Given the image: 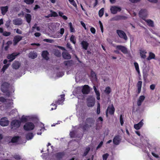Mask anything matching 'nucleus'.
<instances>
[{"instance_id": "1", "label": "nucleus", "mask_w": 160, "mask_h": 160, "mask_svg": "<svg viewBox=\"0 0 160 160\" xmlns=\"http://www.w3.org/2000/svg\"><path fill=\"white\" fill-rule=\"evenodd\" d=\"M10 84L8 82H4L1 85V89L3 93H5L8 91Z\"/></svg>"}, {"instance_id": "2", "label": "nucleus", "mask_w": 160, "mask_h": 160, "mask_svg": "<svg viewBox=\"0 0 160 160\" xmlns=\"http://www.w3.org/2000/svg\"><path fill=\"white\" fill-rule=\"evenodd\" d=\"M34 125L31 122L26 123L23 126L24 129L26 131H29L33 130L34 128Z\"/></svg>"}, {"instance_id": "3", "label": "nucleus", "mask_w": 160, "mask_h": 160, "mask_svg": "<svg viewBox=\"0 0 160 160\" xmlns=\"http://www.w3.org/2000/svg\"><path fill=\"white\" fill-rule=\"evenodd\" d=\"M19 54V53L18 52H13L12 54H8L7 56V58L9 59L8 62H11Z\"/></svg>"}, {"instance_id": "4", "label": "nucleus", "mask_w": 160, "mask_h": 160, "mask_svg": "<svg viewBox=\"0 0 160 160\" xmlns=\"http://www.w3.org/2000/svg\"><path fill=\"white\" fill-rule=\"evenodd\" d=\"M21 122L18 120H13L11 123V125L12 128H18L20 126Z\"/></svg>"}, {"instance_id": "5", "label": "nucleus", "mask_w": 160, "mask_h": 160, "mask_svg": "<svg viewBox=\"0 0 160 160\" xmlns=\"http://www.w3.org/2000/svg\"><path fill=\"white\" fill-rule=\"evenodd\" d=\"M117 33L121 38L123 39L125 41L128 40V37L124 31L119 30H117Z\"/></svg>"}, {"instance_id": "6", "label": "nucleus", "mask_w": 160, "mask_h": 160, "mask_svg": "<svg viewBox=\"0 0 160 160\" xmlns=\"http://www.w3.org/2000/svg\"><path fill=\"white\" fill-rule=\"evenodd\" d=\"M87 105L88 107H92L94 106L95 104V99L92 96L89 97L87 99Z\"/></svg>"}, {"instance_id": "7", "label": "nucleus", "mask_w": 160, "mask_h": 160, "mask_svg": "<svg viewBox=\"0 0 160 160\" xmlns=\"http://www.w3.org/2000/svg\"><path fill=\"white\" fill-rule=\"evenodd\" d=\"M139 15L140 18H142L143 20L148 15L147 11L146 9H141L139 13Z\"/></svg>"}, {"instance_id": "8", "label": "nucleus", "mask_w": 160, "mask_h": 160, "mask_svg": "<svg viewBox=\"0 0 160 160\" xmlns=\"http://www.w3.org/2000/svg\"><path fill=\"white\" fill-rule=\"evenodd\" d=\"M64 32V29L63 28H61L59 31L53 35L52 37L54 38H61L63 35Z\"/></svg>"}, {"instance_id": "9", "label": "nucleus", "mask_w": 160, "mask_h": 160, "mask_svg": "<svg viewBox=\"0 0 160 160\" xmlns=\"http://www.w3.org/2000/svg\"><path fill=\"white\" fill-rule=\"evenodd\" d=\"M116 49L121 50V51L124 54L128 53V51L127 48L121 45H118L115 46Z\"/></svg>"}, {"instance_id": "10", "label": "nucleus", "mask_w": 160, "mask_h": 160, "mask_svg": "<svg viewBox=\"0 0 160 160\" xmlns=\"http://www.w3.org/2000/svg\"><path fill=\"white\" fill-rule=\"evenodd\" d=\"M9 124V121L6 117L2 118L0 120V125L2 126H6Z\"/></svg>"}, {"instance_id": "11", "label": "nucleus", "mask_w": 160, "mask_h": 160, "mask_svg": "<svg viewBox=\"0 0 160 160\" xmlns=\"http://www.w3.org/2000/svg\"><path fill=\"white\" fill-rule=\"evenodd\" d=\"M22 36L20 35H16L14 36L13 39V44L15 46L22 39Z\"/></svg>"}, {"instance_id": "12", "label": "nucleus", "mask_w": 160, "mask_h": 160, "mask_svg": "<svg viewBox=\"0 0 160 160\" xmlns=\"http://www.w3.org/2000/svg\"><path fill=\"white\" fill-rule=\"evenodd\" d=\"M78 88L82 90V92L83 94H88L90 91L89 86L88 85H85L83 88L79 87Z\"/></svg>"}, {"instance_id": "13", "label": "nucleus", "mask_w": 160, "mask_h": 160, "mask_svg": "<svg viewBox=\"0 0 160 160\" xmlns=\"http://www.w3.org/2000/svg\"><path fill=\"white\" fill-rule=\"evenodd\" d=\"M110 10L112 13L115 14L118 12L120 11L121 10V8L120 7L114 6L111 7Z\"/></svg>"}, {"instance_id": "14", "label": "nucleus", "mask_w": 160, "mask_h": 160, "mask_svg": "<svg viewBox=\"0 0 160 160\" xmlns=\"http://www.w3.org/2000/svg\"><path fill=\"white\" fill-rule=\"evenodd\" d=\"M65 95L62 94L60 96V98L58 99V100L57 101H55V104H58V105L62 104V105L63 103V102L64 101L65 98Z\"/></svg>"}, {"instance_id": "15", "label": "nucleus", "mask_w": 160, "mask_h": 160, "mask_svg": "<svg viewBox=\"0 0 160 160\" xmlns=\"http://www.w3.org/2000/svg\"><path fill=\"white\" fill-rule=\"evenodd\" d=\"M115 111V109L113 105H112L110 106H109L108 108L107 109V111L106 112V115L107 116H108V113L111 114H113L114 113Z\"/></svg>"}, {"instance_id": "16", "label": "nucleus", "mask_w": 160, "mask_h": 160, "mask_svg": "<svg viewBox=\"0 0 160 160\" xmlns=\"http://www.w3.org/2000/svg\"><path fill=\"white\" fill-rule=\"evenodd\" d=\"M139 51L141 58L143 59L146 58V54L147 53L146 50L141 48L139 49Z\"/></svg>"}, {"instance_id": "17", "label": "nucleus", "mask_w": 160, "mask_h": 160, "mask_svg": "<svg viewBox=\"0 0 160 160\" xmlns=\"http://www.w3.org/2000/svg\"><path fill=\"white\" fill-rule=\"evenodd\" d=\"M21 66V63L18 61H15L12 64V67L13 69H17Z\"/></svg>"}, {"instance_id": "18", "label": "nucleus", "mask_w": 160, "mask_h": 160, "mask_svg": "<svg viewBox=\"0 0 160 160\" xmlns=\"http://www.w3.org/2000/svg\"><path fill=\"white\" fill-rule=\"evenodd\" d=\"M121 140V139L120 138L119 136H115L114 138L113 142V143L116 145H118L119 144Z\"/></svg>"}, {"instance_id": "19", "label": "nucleus", "mask_w": 160, "mask_h": 160, "mask_svg": "<svg viewBox=\"0 0 160 160\" xmlns=\"http://www.w3.org/2000/svg\"><path fill=\"white\" fill-rule=\"evenodd\" d=\"M13 23L15 25H20L22 23V20L21 18H17L13 20Z\"/></svg>"}, {"instance_id": "20", "label": "nucleus", "mask_w": 160, "mask_h": 160, "mask_svg": "<svg viewBox=\"0 0 160 160\" xmlns=\"http://www.w3.org/2000/svg\"><path fill=\"white\" fill-rule=\"evenodd\" d=\"M145 98V97L144 96L142 95L139 97L137 102V104L138 106H139L141 105Z\"/></svg>"}, {"instance_id": "21", "label": "nucleus", "mask_w": 160, "mask_h": 160, "mask_svg": "<svg viewBox=\"0 0 160 160\" xmlns=\"http://www.w3.org/2000/svg\"><path fill=\"white\" fill-rule=\"evenodd\" d=\"M152 59H156V58H155V55L152 52H149V56L147 58V59L148 61H149Z\"/></svg>"}, {"instance_id": "22", "label": "nucleus", "mask_w": 160, "mask_h": 160, "mask_svg": "<svg viewBox=\"0 0 160 160\" xmlns=\"http://www.w3.org/2000/svg\"><path fill=\"white\" fill-rule=\"evenodd\" d=\"M81 46L83 49L85 50L87 49L89 45V43L87 41H82L81 43Z\"/></svg>"}, {"instance_id": "23", "label": "nucleus", "mask_w": 160, "mask_h": 160, "mask_svg": "<svg viewBox=\"0 0 160 160\" xmlns=\"http://www.w3.org/2000/svg\"><path fill=\"white\" fill-rule=\"evenodd\" d=\"M143 120H142L138 124H135L134 125V128L137 130H138L140 129L143 124Z\"/></svg>"}, {"instance_id": "24", "label": "nucleus", "mask_w": 160, "mask_h": 160, "mask_svg": "<svg viewBox=\"0 0 160 160\" xmlns=\"http://www.w3.org/2000/svg\"><path fill=\"white\" fill-rule=\"evenodd\" d=\"M65 65L67 67H70L72 66L74 64V62L72 60L66 61L64 62Z\"/></svg>"}, {"instance_id": "25", "label": "nucleus", "mask_w": 160, "mask_h": 160, "mask_svg": "<svg viewBox=\"0 0 160 160\" xmlns=\"http://www.w3.org/2000/svg\"><path fill=\"white\" fill-rule=\"evenodd\" d=\"M63 58L66 59H69L71 58V57L69 54L66 51L63 52L62 53Z\"/></svg>"}, {"instance_id": "26", "label": "nucleus", "mask_w": 160, "mask_h": 160, "mask_svg": "<svg viewBox=\"0 0 160 160\" xmlns=\"http://www.w3.org/2000/svg\"><path fill=\"white\" fill-rule=\"evenodd\" d=\"M0 8L2 14L3 15H4L8 11V7L7 6L4 7L2 6Z\"/></svg>"}, {"instance_id": "27", "label": "nucleus", "mask_w": 160, "mask_h": 160, "mask_svg": "<svg viewBox=\"0 0 160 160\" xmlns=\"http://www.w3.org/2000/svg\"><path fill=\"white\" fill-rule=\"evenodd\" d=\"M56 25L57 24L54 23H51L49 25L48 28L51 30L54 31L57 29Z\"/></svg>"}, {"instance_id": "28", "label": "nucleus", "mask_w": 160, "mask_h": 160, "mask_svg": "<svg viewBox=\"0 0 160 160\" xmlns=\"http://www.w3.org/2000/svg\"><path fill=\"white\" fill-rule=\"evenodd\" d=\"M142 82L141 81H139L137 82V87L138 88V93H139L141 90V88L142 86Z\"/></svg>"}, {"instance_id": "29", "label": "nucleus", "mask_w": 160, "mask_h": 160, "mask_svg": "<svg viewBox=\"0 0 160 160\" xmlns=\"http://www.w3.org/2000/svg\"><path fill=\"white\" fill-rule=\"evenodd\" d=\"M28 56L30 58L34 59L37 57V55L36 53L31 52L29 53Z\"/></svg>"}, {"instance_id": "30", "label": "nucleus", "mask_w": 160, "mask_h": 160, "mask_svg": "<svg viewBox=\"0 0 160 160\" xmlns=\"http://www.w3.org/2000/svg\"><path fill=\"white\" fill-rule=\"evenodd\" d=\"M48 52L47 51H44L42 52V55L44 58L46 60H48Z\"/></svg>"}, {"instance_id": "31", "label": "nucleus", "mask_w": 160, "mask_h": 160, "mask_svg": "<svg viewBox=\"0 0 160 160\" xmlns=\"http://www.w3.org/2000/svg\"><path fill=\"white\" fill-rule=\"evenodd\" d=\"M33 137V133L32 132L28 133L26 135V138L28 140L32 139Z\"/></svg>"}, {"instance_id": "32", "label": "nucleus", "mask_w": 160, "mask_h": 160, "mask_svg": "<svg viewBox=\"0 0 160 160\" xmlns=\"http://www.w3.org/2000/svg\"><path fill=\"white\" fill-rule=\"evenodd\" d=\"M25 17L27 22L28 23H30L32 18L31 15L29 14H26L25 15Z\"/></svg>"}, {"instance_id": "33", "label": "nucleus", "mask_w": 160, "mask_h": 160, "mask_svg": "<svg viewBox=\"0 0 160 160\" xmlns=\"http://www.w3.org/2000/svg\"><path fill=\"white\" fill-rule=\"evenodd\" d=\"M147 23L148 25L150 27H153L154 26L153 22L151 19L144 20Z\"/></svg>"}, {"instance_id": "34", "label": "nucleus", "mask_w": 160, "mask_h": 160, "mask_svg": "<svg viewBox=\"0 0 160 160\" xmlns=\"http://www.w3.org/2000/svg\"><path fill=\"white\" fill-rule=\"evenodd\" d=\"M69 26L70 28V31L71 32H75V29L73 27L72 22H70L69 23Z\"/></svg>"}, {"instance_id": "35", "label": "nucleus", "mask_w": 160, "mask_h": 160, "mask_svg": "<svg viewBox=\"0 0 160 160\" xmlns=\"http://www.w3.org/2000/svg\"><path fill=\"white\" fill-rule=\"evenodd\" d=\"M19 138V137L18 136H15L12 138L11 140V142L12 143H15L17 142Z\"/></svg>"}, {"instance_id": "36", "label": "nucleus", "mask_w": 160, "mask_h": 160, "mask_svg": "<svg viewBox=\"0 0 160 160\" xmlns=\"http://www.w3.org/2000/svg\"><path fill=\"white\" fill-rule=\"evenodd\" d=\"M70 41L72 42L74 44H75L76 43V38L75 37V36L73 35H72L70 38Z\"/></svg>"}, {"instance_id": "37", "label": "nucleus", "mask_w": 160, "mask_h": 160, "mask_svg": "<svg viewBox=\"0 0 160 160\" xmlns=\"http://www.w3.org/2000/svg\"><path fill=\"white\" fill-rule=\"evenodd\" d=\"M64 155L63 152H58L56 154V156L58 159H61Z\"/></svg>"}, {"instance_id": "38", "label": "nucleus", "mask_w": 160, "mask_h": 160, "mask_svg": "<svg viewBox=\"0 0 160 160\" xmlns=\"http://www.w3.org/2000/svg\"><path fill=\"white\" fill-rule=\"evenodd\" d=\"M104 92L107 94H109L111 92V89L109 87H107L105 90Z\"/></svg>"}, {"instance_id": "39", "label": "nucleus", "mask_w": 160, "mask_h": 160, "mask_svg": "<svg viewBox=\"0 0 160 160\" xmlns=\"http://www.w3.org/2000/svg\"><path fill=\"white\" fill-rule=\"evenodd\" d=\"M10 65V63H8L6 65H4L2 69V71L3 72H4L8 68Z\"/></svg>"}, {"instance_id": "40", "label": "nucleus", "mask_w": 160, "mask_h": 160, "mask_svg": "<svg viewBox=\"0 0 160 160\" xmlns=\"http://www.w3.org/2000/svg\"><path fill=\"white\" fill-rule=\"evenodd\" d=\"M34 0H24V2L27 4L31 5L34 2Z\"/></svg>"}, {"instance_id": "41", "label": "nucleus", "mask_w": 160, "mask_h": 160, "mask_svg": "<svg viewBox=\"0 0 160 160\" xmlns=\"http://www.w3.org/2000/svg\"><path fill=\"white\" fill-rule=\"evenodd\" d=\"M50 12H51V15L50 16H51V17H56L58 16V14L56 12L53 11L52 10H51Z\"/></svg>"}, {"instance_id": "42", "label": "nucleus", "mask_w": 160, "mask_h": 160, "mask_svg": "<svg viewBox=\"0 0 160 160\" xmlns=\"http://www.w3.org/2000/svg\"><path fill=\"white\" fill-rule=\"evenodd\" d=\"M135 69L138 73H140V71L139 70V66L138 63L135 62L134 63Z\"/></svg>"}, {"instance_id": "43", "label": "nucleus", "mask_w": 160, "mask_h": 160, "mask_svg": "<svg viewBox=\"0 0 160 160\" xmlns=\"http://www.w3.org/2000/svg\"><path fill=\"white\" fill-rule=\"evenodd\" d=\"M90 148L89 147H87L84 151L83 154L82 155L83 156H86L87 154L89 151H90Z\"/></svg>"}, {"instance_id": "44", "label": "nucleus", "mask_w": 160, "mask_h": 160, "mask_svg": "<svg viewBox=\"0 0 160 160\" xmlns=\"http://www.w3.org/2000/svg\"><path fill=\"white\" fill-rule=\"evenodd\" d=\"M91 76L95 80H97V76H96V74L95 72L94 71H91Z\"/></svg>"}, {"instance_id": "45", "label": "nucleus", "mask_w": 160, "mask_h": 160, "mask_svg": "<svg viewBox=\"0 0 160 160\" xmlns=\"http://www.w3.org/2000/svg\"><path fill=\"white\" fill-rule=\"evenodd\" d=\"M20 121L21 122H26L27 121V118L23 116L21 117L20 119Z\"/></svg>"}, {"instance_id": "46", "label": "nucleus", "mask_w": 160, "mask_h": 160, "mask_svg": "<svg viewBox=\"0 0 160 160\" xmlns=\"http://www.w3.org/2000/svg\"><path fill=\"white\" fill-rule=\"evenodd\" d=\"M36 25H34L32 27V31H30L32 33V32L35 31V30L36 29V30L37 31H39L40 30V28L39 27H38L37 28H36Z\"/></svg>"}, {"instance_id": "47", "label": "nucleus", "mask_w": 160, "mask_h": 160, "mask_svg": "<svg viewBox=\"0 0 160 160\" xmlns=\"http://www.w3.org/2000/svg\"><path fill=\"white\" fill-rule=\"evenodd\" d=\"M103 8H102L99 11V16L100 17H101L103 15L104 13Z\"/></svg>"}, {"instance_id": "48", "label": "nucleus", "mask_w": 160, "mask_h": 160, "mask_svg": "<svg viewBox=\"0 0 160 160\" xmlns=\"http://www.w3.org/2000/svg\"><path fill=\"white\" fill-rule=\"evenodd\" d=\"M69 2L75 8H77V5L74 0H68Z\"/></svg>"}, {"instance_id": "49", "label": "nucleus", "mask_w": 160, "mask_h": 160, "mask_svg": "<svg viewBox=\"0 0 160 160\" xmlns=\"http://www.w3.org/2000/svg\"><path fill=\"white\" fill-rule=\"evenodd\" d=\"M100 105L99 103H98L97 104V113L98 114H99L100 112Z\"/></svg>"}, {"instance_id": "50", "label": "nucleus", "mask_w": 160, "mask_h": 160, "mask_svg": "<svg viewBox=\"0 0 160 160\" xmlns=\"http://www.w3.org/2000/svg\"><path fill=\"white\" fill-rule=\"evenodd\" d=\"M13 158L17 160H19L21 159V156L18 155H14Z\"/></svg>"}, {"instance_id": "51", "label": "nucleus", "mask_w": 160, "mask_h": 160, "mask_svg": "<svg viewBox=\"0 0 160 160\" xmlns=\"http://www.w3.org/2000/svg\"><path fill=\"white\" fill-rule=\"evenodd\" d=\"M54 54L56 56L58 57H60L61 55V52L58 50H56Z\"/></svg>"}, {"instance_id": "52", "label": "nucleus", "mask_w": 160, "mask_h": 160, "mask_svg": "<svg viewBox=\"0 0 160 160\" xmlns=\"http://www.w3.org/2000/svg\"><path fill=\"white\" fill-rule=\"evenodd\" d=\"M11 33L10 32H7L6 31H4L3 33V35L4 36L7 37L10 36Z\"/></svg>"}, {"instance_id": "53", "label": "nucleus", "mask_w": 160, "mask_h": 160, "mask_svg": "<svg viewBox=\"0 0 160 160\" xmlns=\"http://www.w3.org/2000/svg\"><path fill=\"white\" fill-rule=\"evenodd\" d=\"M41 132H43L46 130L44 127V124L41 122Z\"/></svg>"}, {"instance_id": "54", "label": "nucleus", "mask_w": 160, "mask_h": 160, "mask_svg": "<svg viewBox=\"0 0 160 160\" xmlns=\"http://www.w3.org/2000/svg\"><path fill=\"white\" fill-rule=\"evenodd\" d=\"M120 121L121 125L122 126L124 123V122L123 118L122 115H121L120 117Z\"/></svg>"}, {"instance_id": "55", "label": "nucleus", "mask_w": 160, "mask_h": 160, "mask_svg": "<svg viewBox=\"0 0 160 160\" xmlns=\"http://www.w3.org/2000/svg\"><path fill=\"white\" fill-rule=\"evenodd\" d=\"M7 99L2 97H0V102L4 103L6 102Z\"/></svg>"}, {"instance_id": "56", "label": "nucleus", "mask_w": 160, "mask_h": 160, "mask_svg": "<svg viewBox=\"0 0 160 160\" xmlns=\"http://www.w3.org/2000/svg\"><path fill=\"white\" fill-rule=\"evenodd\" d=\"M109 155L108 153H106L103 155V160H106Z\"/></svg>"}, {"instance_id": "57", "label": "nucleus", "mask_w": 160, "mask_h": 160, "mask_svg": "<svg viewBox=\"0 0 160 160\" xmlns=\"http://www.w3.org/2000/svg\"><path fill=\"white\" fill-rule=\"evenodd\" d=\"M16 30V32L17 33L20 34H22V32L20 29H18V28L16 29H14V30Z\"/></svg>"}, {"instance_id": "58", "label": "nucleus", "mask_w": 160, "mask_h": 160, "mask_svg": "<svg viewBox=\"0 0 160 160\" xmlns=\"http://www.w3.org/2000/svg\"><path fill=\"white\" fill-rule=\"evenodd\" d=\"M43 41L47 42L52 43L53 41V40L51 39H43Z\"/></svg>"}, {"instance_id": "59", "label": "nucleus", "mask_w": 160, "mask_h": 160, "mask_svg": "<svg viewBox=\"0 0 160 160\" xmlns=\"http://www.w3.org/2000/svg\"><path fill=\"white\" fill-rule=\"evenodd\" d=\"M122 18V16H118L115 17L113 19L115 20H120Z\"/></svg>"}, {"instance_id": "60", "label": "nucleus", "mask_w": 160, "mask_h": 160, "mask_svg": "<svg viewBox=\"0 0 160 160\" xmlns=\"http://www.w3.org/2000/svg\"><path fill=\"white\" fill-rule=\"evenodd\" d=\"M90 31L93 34H95V33L96 30L93 27L91 28H90Z\"/></svg>"}, {"instance_id": "61", "label": "nucleus", "mask_w": 160, "mask_h": 160, "mask_svg": "<svg viewBox=\"0 0 160 160\" xmlns=\"http://www.w3.org/2000/svg\"><path fill=\"white\" fill-rule=\"evenodd\" d=\"M155 85L154 84H152L151 85L150 87V89L152 90H153L155 89Z\"/></svg>"}, {"instance_id": "62", "label": "nucleus", "mask_w": 160, "mask_h": 160, "mask_svg": "<svg viewBox=\"0 0 160 160\" xmlns=\"http://www.w3.org/2000/svg\"><path fill=\"white\" fill-rule=\"evenodd\" d=\"M51 105H52V106H54L55 108H52L51 109V110H53L54 109L55 110L57 108V105H56L55 104H54V103H52L51 104Z\"/></svg>"}, {"instance_id": "63", "label": "nucleus", "mask_w": 160, "mask_h": 160, "mask_svg": "<svg viewBox=\"0 0 160 160\" xmlns=\"http://www.w3.org/2000/svg\"><path fill=\"white\" fill-rule=\"evenodd\" d=\"M152 155L153 156H154V157H155V158H159V156L157 155V154H156L155 153H154L153 152H152Z\"/></svg>"}, {"instance_id": "64", "label": "nucleus", "mask_w": 160, "mask_h": 160, "mask_svg": "<svg viewBox=\"0 0 160 160\" xmlns=\"http://www.w3.org/2000/svg\"><path fill=\"white\" fill-rule=\"evenodd\" d=\"M67 47L68 48H69L70 49H72V47L71 46V44L69 43H68L67 44Z\"/></svg>"}]
</instances>
